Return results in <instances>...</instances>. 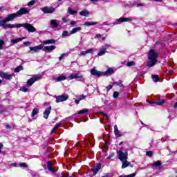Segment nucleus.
<instances>
[{
  "label": "nucleus",
  "mask_w": 177,
  "mask_h": 177,
  "mask_svg": "<svg viewBox=\"0 0 177 177\" xmlns=\"http://www.w3.org/2000/svg\"><path fill=\"white\" fill-rule=\"evenodd\" d=\"M7 23L6 19H2L0 20V27H2L3 30H6V28H20V27H23L24 28H26L27 30L29 31V32H35L36 29L34 26H32L30 24H17L16 25L15 24H5Z\"/></svg>",
  "instance_id": "1"
},
{
  "label": "nucleus",
  "mask_w": 177,
  "mask_h": 177,
  "mask_svg": "<svg viewBox=\"0 0 177 177\" xmlns=\"http://www.w3.org/2000/svg\"><path fill=\"white\" fill-rule=\"evenodd\" d=\"M158 57V53H157L154 50H150L148 54V67H153V66H156V64H157Z\"/></svg>",
  "instance_id": "2"
},
{
  "label": "nucleus",
  "mask_w": 177,
  "mask_h": 177,
  "mask_svg": "<svg viewBox=\"0 0 177 177\" xmlns=\"http://www.w3.org/2000/svg\"><path fill=\"white\" fill-rule=\"evenodd\" d=\"M118 158L120 161H127L128 160V151H117Z\"/></svg>",
  "instance_id": "3"
},
{
  "label": "nucleus",
  "mask_w": 177,
  "mask_h": 177,
  "mask_svg": "<svg viewBox=\"0 0 177 177\" xmlns=\"http://www.w3.org/2000/svg\"><path fill=\"white\" fill-rule=\"evenodd\" d=\"M56 103H61V102H66V100H68V94H62L61 95H58L55 97Z\"/></svg>",
  "instance_id": "4"
},
{
  "label": "nucleus",
  "mask_w": 177,
  "mask_h": 177,
  "mask_svg": "<svg viewBox=\"0 0 177 177\" xmlns=\"http://www.w3.org/2000/svg\"><path fill=\"white\" fill-rule=\"evenodd\" d=\"M67 78L68 80H78V81H80V80L84 78V76L81 73H77L71 74Z\"/></svg>",
  "instance_id": "5"
},
{
  "label": "nucleus",
  "mask_w": 177,
  "mask_h": 177,
  "mask_svg": "<svg viewBox=\"0 0 177 177\" xmlns=\"http://www.w3.org/2000/svg\"><path fill=\"white\" fill-rule=\"evenodd\" d=\"M40 10L45 15L53 13L55 12V8H53V7H48V6H46V7H44V8H41Z\"/></svg>",
  "instance_id": "6"
},
{
  "label": "nucleus",
  "mask_w": 177,
  "mask_h": 177,
  "mask_svg": "<svg viewBox=\"0 0 177 177\" xmlns=\"http://www.w3.org/2000/svg\"><path fill=\"white\" fill-rule=\"evenodd\" d=\"M28 13H30V9L27 8H21L17 12V15H18V17L23 16V15H27Z\"/></svg>",
  "instance_id": "7"
},
{
  "label": "nucleus",
  "mask_w": 177,
  "mask_h": 177,
  "mask_svg": "<svg viewBox=\"0 0 177 177\" xmlns=\"http://www.w3.org/2000/svg\"><path fill=\"white\" fill-rule=\"evenodd\" d=\"M132 19L131 18H125V17H120L118 19H117L115 22H113V24L118 25L120 24L121 23H125L126 21H132Z\"/></svg>",
  "instance_id": "8"
},
{
  "label": "nucleus",
  "mask_w": 177,
  "mask_h": 177,
  "mask_svg": "<svg viewBox=\"0 0 177 177\" xmlns=\"http://www.w3.org/2000/svg\"><path fill=\"white\" fill-rule=\"evenodd\" d=\"M17 17H19V15H17V12H15V13L8 15L5 18V19L7 21V23H9V21H13V20H15V19H17Z\"/></svg>",
  "instance_id": "9"
},
{
  "label": "nucleus",
  "mask_w": 177,
  "mask_h": 177,
  "mask_svg": "<svg viewBox=\"0 0 177 177\" xmlns=\"http://www.w3.org/2000/svg\"><path fill=\"white\" fill-rule=\"evenodd\" d=\"M109 48H110V45H109V44L102 46V48L100 50V51L97 54L98 56H103V55H106V51L107 50V49H109Z\"/></svg>",
  "instance_id": "10"
},
{
  "label": "nucleus",
  "mask_w": 177,
  "mask_h": 177,
  "mask_svg": "<svg viewBox=\"0 0 177 177\" xmlns=\"http://www.w3.org/2000/svg\"><path fill=\"white\" fill-rule=\"evenodd\" d=\"M41 49H44V45L39 44L35 47H30V52H35V53H38Z\"/></svg>",
  "instance_id": "11"
},
{
  "label": "nucleus",
  "mask_w": 177,
  "mask_h": 177,
  "mask_svg": "<svg viewBox=\"0 0 177 177\" xmlns=\"http://www.w3.org/2000/svg\"><path fill=\"white\" fill-rule=\"evenodd\" d=\"M23 39H26V37H18L10 41V46H13V45L16 44H19V42H21Z\"/></svg>",
  "instance_id": "12"
},
{
  "label": "nucleus",
  "mask_w": 177,
  "mask_h": 177,
  "mask_svg": "<svg viewBox=\"0 0 177 177\" xmlns=\"http://www.w3.org/2000/svg\"><path fill=\"white\" fill-rule=\"evenodd\" d=\"M91 74L92 75H94L95 77H102V75H104V73L97 71L95 68H93L91 70Z\"/></svg>",
  "instance_id": "13"
},
{
  "label": "nucleus",
  "mask_w": 177,
  "mask_h": 177,
  "mask_svg": "<svg viewBox=\"0 0 177 177\" xmlns=\"http://www.w3.org/2000/svg\"><path fill=\"white\" fill-rule=\"evenodd\" d=\"M0 77L1 78H4V80H12V77H13V75H9L5 72H2L0 71Z\"/></svg>",
  "instance_id": "14"
},
{
  "label": "nucleus",
  "mask_w": 177,
  "mask_h": 177,
  "mask_svg": "<svg viewBox=\"0 0 177 177\" xmlns=\"http://www.w3.org/2000/svg\"><path fill=\"white\" fill-rule=\"evenodd\" d=\"M102 168V165L100 164H98L95 165L94 167L91 169V172H93V175H96L97 172H99V170Z\"/></svg>",
  "instance_id": "15"
},
{
  "label": "nucleus",
  "mask_w": 177,
  "mask_h": 177,
  "mask_svg": "<svg viewBox=\"0 0 177 177\" xmlns=\"http://www.w3.org/2000/svg\"><path fill=\"white\" fill-rule=\"evenodd\" d=\"M52 110V106H48L47 109H45L44 112V118L48 120L49 117V114H50V111Z\"/></svg>",
  "instance_id": "16"
},
{
  "label": "nucleus",
  "mask_w": 177,
  "mask_h": 177,
  "mask_svg": "<svg viewBox=\"0 0 177 177\" xmlns=\"http://www.w3.org/2000/svg\"><path fill=\"white\" fill-rule=\"evenodd\" d=\"M165 103L164 100H156L154 102H149V104H157V106H162Z\"/></svg>",
  "instance_id": "17"
},
{
  "label": "nucleus",
  "mask_w": 177,
  "mask_h": 177,
  "mask_svg": "<svg viewBox=\"0 0 177 177\" xmlns=\"http://www.w3.org/2000/svg\"><path fill=\"white\" fill-rule=\"evenodd\" d=\"M56 49V46H45L43 48L44 52H48V53H50L52 50H55Z\"/></svg>",
  "instance_id": "18"
},
{
  "label": "nucleus",
  "mask_w": 177,
  "mask_h": 177,
  "mask_svg": "<svg viewBox=\"0 0 177 177\" xmlns=\"http://www.w3.org/2000/svg\"><path fill=\"white\" fill-rule=\"evenodd\" d=\"M151 167L154 168V169H161V162L156 161L151 165Z\"/></svg>",
  "instance_id": "19"
},
{
  "label": "nucleus",
  "mask_w": 177,
  "mask_h": 177,
  "mask_svg": "<svg viewBox=\"0 0 177 177\" xmlns=\"http://www.w3.org/2000/svg\"><path fill=\"white\" fill-rule=\"evenodd\" d=\"M47 167L48 170H50V171L52 172V174H55V172H56V170L53 169V165H52V162L50 161L47 162Z\"/></svg>",
  "instance_id": "20"
},
{
  "label": "nucleus",
  "mask_w": 177,
  "mask_h": 177,
  "mask_svg": "<svg viewBox=\"0 0 177 177\" xmlns=\"http://www.w3.org/2000/svg\"><path fill=\"white\" fill-rule=\"evenodd\" d=\"M54 80L57 81V82H60L62 81H66L67 77H66V75H59V77H55Z\"/></svg>",
  "instance_id": "21"
},
{
  "label": "nucleus",
  "mask_w": 177,
  "mask_h": 177,
  "mask_svg": "<svg viewBox=\"0 0 177 177\" xmlns=\"http://www.w3.org/2000/svg\"><path fill=\"white\" fill-rule=\"evenodd\" d=\"M50 23L52 28H57V27H59V23H57V21L55 19L50 20Z\"/></svg>",
  "instance_id": "22"
},
{
  "label": "nucleus",
  "mask_w": 177,
  "mask_h": 177,
  "mask_svg": "<svg viewBox=\"0 0 177 177\" xmlns=\"http://www.w3.org/2000/svg\"><path fill=\"white\" fill-rule=\"evenodd\" d=\"M44 45H49L50 44H56V40L52 39H48V40H44L43 41Z\"/></svg>",
  "instance_id": "23"
},
{
  "label": "nucleus",
  "mask_w": 177,
  "mask_h": 177,
  "mask_svg": "<svg viewBox=\"0 0 177 177\" xmlns=\"http://www.w3.org/2000/svg\"><path fill=\"white\" fill-rule=\"evenodd\" d=\"M114 133L118 138H120V136H121V133L120 132V130H118V127H117V125L114 126Z\"/></svg>",
  "instance_id": "24"
},
{
  "label": "nucleus",
  "mask_w": 177,
  "mask_h": 177,
  "mask_svg": "<svg viewBox=\"0 0 177 177\" xmlns=\"http://www.w3.org/2000/svg\"><path fill=\"white\" fill-rule=\"evenodd\" d=\"M82 28L81 27L74 28L71 31V34L73 35V34H76V32H78V31H81Z\"/></svg>",
  "instance_id": "25"
},
{
  "label": "nucleus",
  "mask_w": 177,
  "mask_h": 177,
  "mask_svg": "<svg viewBox=\"0 0 177 177\" xmlns=\"http://www.w3.org/2000/svg\"><path fill=\"white\" fill-rule=\"evenodd\" d=\"M32 80L35 82L39 81V80H42V75H35L32 77Z\"/></svg>",
  "instance_id": "26"
},
{
  "label": "nucleus",
  "mask_w": 177,
  "mask_h": 177,
  "mask_svg": "<svg viewBox=\"0 0 177 177\" xmlns=\"http://www.w3.org/2000/svg\"><path fill=\"white\" fill-rule=\"evenodd\" d=\"M80 15L81 16H85L86 17H88V16H89L90 13L88 10H82L80 12Z\"/></svg>",
  "instance_id": "27"
},
{
  "label": "nucleus",
  "mask_w": 177,
  "mask_h": 177,
  "mask_svg": "<svg viewBox=\"0 0 177 177\" xmlns=\"http://www.w3.org/2000/svg\"><path fill=\"white\" fill-rule=\"evenodd\" d=\"M113 73H114V71L113 70V68H109L104 73H104L103 75H107L113 74Z\"/></svg>",
  "instance_id": "28"
},
{
  "label": "nucleus",
  "mask_w": 177,
  "mask_h": 177,
  "mask_svg": "<svg viewBox=\"0 0 177 177\" xmlns=\"http://www.w3.org/2000/svg\"><path fill=\"white\" fill-rule=\"evenodd\" d=\"M71 35V32H68V31L65 30L62 32V37L66 38V37H70Z\"/></svg>",
  "instance_id": "29"
},
{
  "label": "nucleus",
  "mask_w": 177,
  "mask_h": 177,
  "mask_svg": "<svg viewBox=\"0 0 177 177\" xmlns=\"http://www.w3.org/2000/svg\"><path fill=\"white\" fill-rule=\"evenodd\" d=\"M122 168H127V167L129 166V162H128L127 160H126V161H122Z\"/></svg>",
  "instance_id": "30"
},
{
  "label": "nucleus",
  "mask_w": 177,
  "mask_h": 177,
  "mask_svg": "<svg viewBox=\"0 0 177 177\" xmlns=\"http://www.w3.org/2000/svg\"><path fill=\"white\" fill-rule=\"evenodd\" d=\"M39 113V110H38V108H35L32 111V117H35L37 114Z\"/></svg>",
  "instance_id": "31"
},
{
  "label": "nucleus",
  "mask_w": 177,
  "mask_h": 177,
  "mask_svg": "<svg viewBox=\"0 0 177 177\" xmlns=\"http://www.w3.org/2000/svg\"><path fill=\"white\" fill-rule=\"evenodd\" d=\"M34 82H35L34 81V79H32V77H31L30 79H29L28 81H27V85L28 86H32V84H34Z\"/></svg>",
  "instance_id": "32"
},
{
  "label": "nucleus",
  "mask_w": 177,
  "mask_h": 177,
  "mask_svg": "<svg viewBox=\"0 0 177 177\" xmlns=\"http://www.w3.org/2000/svg\"><path fill=\"white\" fill-rule=\"evenodd\" d=\"M97 23L96 22H89V21H86L84 23V26H96Z\"/></svg>",
  "instance_id": "33"
},
{
  "label": "nucleus",
  "mask_w": 177,
  "mask_h": 177,
  "mask_svg": "<svg viewBox=\"0 0 177 177\" xmlns=\"http://www.w3.org/2000/svg\"><path fill=\"white\" fill-rule=\"evenodd\" d=\"M68 13H69V15H75V13H77L76 10H73L72 8H68Z\"/></svg>",
  "instance_id": "34"
},
{
  "label": "nucleus",
  "mask_w": 177,
  "mask_h": 177,
  "mask_svg": "<svg viewBox=\"0 0 177 177\" xmlns=\"http://www.w3.org/2000/svg\"><path fill=\"white\" fill-rule=\"evenodd\" d=\"M88 111H89L88 109H82V110L79 111L77 112V114H79V115L85 114V113H88Z\"/></svg>",
  "instance_id": "35"
},
{
  "label": "nucleus",
  "mask_w": 177,
  "mask_h": 177,
  "mask_svg": "<svg viewBox=\"0 0 177 177\" xmlns=\"http://www.w3.org/2000/svg\"><path fill=\"white\" fill-rule=\"evenodd\" d=\"M23 70V66H19L15 69V73H20Z\"/></svg>",
  "instance_id": "36"
},
{
  "label": "nucleus",
  "mask_w": 177,
  "mask_h": 177,
  "mask_svg": "<svg viewBox=\"0 0 177 177\" xmlns=\"http://www.w3.org/2000/svg\"><path fill=\"white\" fill-rule=\"evenodd\" d=\"M135 176H136V173H132V174H129V175H122V176H119V177H135Z\"/></svg>",
  "instance_id": "37"
},
{
  "label": "nucleus",
  "mask_w": 177,
  "mask_h": 177,
  "mask_svg": "<svg viewBox=\"0 0 177 177\" xmlns=\"http://www.w3.org/2000/svg\"><path fill=\"white\" fill-rule=\"evenodd\" d=\"M152 79L153 80V81L155 82H158V81H160V80L158 79V75H153Z\"/></svg>",
  "instance_id": "38"
},
{
  "label": "nucleus",
  "mask_w": 177,
  "mask_h": 177,
  "mask_svg": "<svg viewBox=\"0 0 177 177\" xmlns=\"http://www.w3.org/2000/svg\"><path fill=\"white\" fill-rule=\"evenodd\" d=\"M3 45H5V41L0 39V50H2V49H3Z\"/></svg>",
  "instance_id": "39"
},
{
  "label": "nucleus",
  "mask_w": 177,
  "mask_h": 177,
  "mask_svg": "<svg viewBox=\"0 0 177 177\" xmlns=\"http://www.w3.org/2000/svg\"><path fill=\"white\" fill-rule=\"evenodd\" d=\"M19 167H21V168H27L28 165L26 162H22L19 164Z\"/></svg>",
  "instance_id": "40"
},
{
  "label": "nucleus",
  "mask_w": 177,
  "mask_h": 177,
  "mask_svg": "<svg viewBox=\"0 0 177 177\" xmlns=\"http://www.w3.org/2000/svg\"><path fill=\"white\" fill-rule=\"evenodd\" d=\"M77 99H78L79 100H84V99H85V97H86V96L84 95H79L77 97H76Z\"/></svg>",
  "instance_id": "41"
},
{
  "label": "nucleus",
  "mask_w": 177,
  "mask_h": 177,
  "mask_svg": "<svg viewBox=\"0 0 177 177\" xmlns=\"http://www.w3.org/2000/svg\"><path fill=\"white\" fill-rule=\"evenodd\" d=\"M113 85H117L118 86H120V88H122L124 86V84H122V83H118V82H114Z\"/></svg>",
  "instance_id": "42"
},
{
  "label": "nucleus",
  "mask_w": 177,
  "mask_h": 177,
  "mask_svg": "<svg viewBox=\"0 0 177 177\" xmlns=\"http://www.w3.org/2000/svg\"><path fill=\"white\" fill-rule=\"evenodd\" d=\"M118 96H120V93L117 91H115L113 93V97H114V99H117V97H118Z\"/></svg>",
  "instance_id": "43"
},
{
  "label": "nucleus",
  "mask_w": 177,
  "mask_h": 177,
  "mask_svg": "<svg viewBox=\"0 0 177 177\" xmlns=\"http://www.w3.org/2000/svg\"><path fill=\"white\" fill-rule=\"evenodd\" d=\"M20 91L22 92H28V88H27L26 86H22L20 88Z\"/></svg>",
  "instance_id": "44"
},
{
  "label": "nucleus",
  "mask_w": 177,
  "mask_h": 177,
  "mask_svg": "<svg viewBox=\"0 0 177 177\" xmlns=\"http://www.w3.org/2000/svg\"><path fill=\"white\" fill-rule=\"evenodd\" d=\"M98 114H102V115H104V117H105V118L109 119V115L107 114H106L103 111H100L98 112Z\"/></svg>",
  "instance_id": "45"
},
{
  "label": "nucleus",
  "mask_w": 177,
  "mask_h": 177,
  "mask_svg": "<svg viewBox=\"0 0 177 177\" xmlns=\"http://www.w3.org/2000/svg\"><path fill=\"white\" fill-rule=\"evenodd\" d=\"M33 5H35V1H34V0L30 1L28 3V6H29V7L33 6Z\"/></svg>",
  "instance_id": "46"
},
{
  "label": "nucleus",
  "mask_w": 177,
  "mask_h": 177,
  "mask_svg": "<svg viewBox=\"0 0 177 177\" xmlns=\"http://www.w3.org/2000/svg\"><path fill=\"white\" fill-rule=\"evenodd\" d=\"M134 65H135V62H127V66L128 67H131V66H134Z\"/></svg>",
  "instance_id": "47"
},
{
  "label": "nucleus",
  "mask_w": 177,
  "mask_h": 177,
  "mask_svg": "<svg viewBox=\"0 0 177 177\" xmlns=\"http://www.w3.org/2000/svg\"><path fill=\"white\" fill-rule=\"evenodd\" d=\"M86 53H93V52H95V49L93 48H90L86 50Z\"/></svg>",
  "instance_id": "48"
},
{
  "label": "nucleus",
  "mask_w": 177,
  "mask_h": 177,
  "mask_svg": "<svg viewBox=\"0 0 177 177\" xmlns=\"http://www.w3.org/2000/svg\"><path fill=\"white\" fill-rule=\"evenodd\" d=\"M146 156L148 157H151V156H153V152H151V151H148L146 152Z\"/></svg>",
  "instance_id": "49"
},
{
  "label": "nucleus",
  "mask_w": 177,
  "mask_h": 177,
  "mask_svg": "<svg viewBox=\"0 0 177 177\" xmlns=\"http://www.w3.org/2000/svg\"><path fill=\"white\" fill-rule=\"evenodd\" d=\"M114 156H115V153H111V154L107 157L108 160H110V158H113V157H114Z\"/></svg>",
  "instance_id": "50"
},
{
  "label": "nucleus",
  "mask_w": 177,
  "mask_h": 177,
  "mask_svg": "<svg viewBox=\"0 0 177 177\" xmlns=\"http://www.w3.org/2000/svg\"><path fill=\"white\" fill-rule=\"evenodd\" d=\"M66 56V54L63 53L61 55V56L59 57V60L62 61L63 60V57Z\"/></svg>",
  "instance_id": "51"
},
{
  "label": "nucleus",
  "mask_w": 177,
  "mask_h": 177,
  "mask_svg": "<svg viewBox=\"0 0 177 177\" xmlns=\"http://www.w3.org/2000/svg\"><path fill=\"white\" fill-rule=\"evenodd\" d=\"M110 89H113V86L109 85L108 86H106L107 92H109V91H110Z\"/></svg>",
  "instance_id": "52"
},
{
  "label": "nucleus",
  "mask_w": 177,
  "mask_h": 177,
  "mask_svg": "<svg viewBox=\"0 0 177 177\" xmlns=\"http://www.w3.org/2000/svg\"><path fill=\"white\" fill-rule=\"evenodd\" d=\"M3 148V144L0 142V154L2 153V149Z\"/></svg>",
  "instance_id": "53"
},
{
  "label": "nucleus",
  "mask_w": 177,
  "mask_h": 177,
  "mask_svg": "<svg viewBox=\"0 0 177 177\" xmlns=\"http://www.w3.org/2000/svg\"><path fill=\"white\" fill-rule=\"evenodd\" d=\"M24 45H26V46H30V45H31V42H30V41H25L24 43Z\"/></svg>",
  "instance_id": "54"
},
{
  "label": "nucleus",
  "mask_w": 177,
  "mask_h": 177,
  "mask_svg": "<svg viewBox=\"0 0 177 177\" xmlns=\"http://www.w3.org/2000/svg\"><path fill=\"white\" fill-rule=\"evenodd\" d=\"M86 55H87L86 50V51H82L80 53V56H85Z\"/></svg>",
  "instance_id": "55"
},
{
  "label": "nucleus",
  "mask_w": 177,
  "mask_h": 177,
  "mask_svg": "<svg viewBox=\"0 0 177 177\" xmlns=\"http://www.w3.org/2000/svg\"><path fill=\"white\" fill-rule=\"evenodd\" d=\"M60 125H62V123H59V124H57L55 127H54V129H57V128H59L60 127Z\"/></svg>",
  "instance_id": "56"
},
{
  "label": "nucleus",
  "mask_w": 177,
  "mask_h": 177,
  "mask_svg": "<svg viewBox=\"0 0 177 177\" xmlns=\"http://www.w3.org/2000/svg\"><path fill=\"white\" fill-rule=\"evenodd\" d=\"M10 167H17V164H16V163H11L10 165Z\"/></svg>",
  "instance_id": "57"
},
{
  "label": "nucleus",
  "mask_w": 177,
  "mask_h": 177,
  "mask_svg": "<svg viewBox=\"0 0 177 177\" xmlns=\"http://www.w3.org/2000/svg\"><path fill=\"white\" fill-rule=\"evenodd\" d=\"M75 24H77V22L74 21H71V26H75Z\"/></svg>",
  "instance_id": "58"
},
{
  "label": "nucleus",
  "mask_w": 177,
  "mask_h": 177,
  "mask_svg": "<svg viewBox=\"0 0 177 177\" xmlns=\"http://www.w3.org/2000/svg\"><path fill=\"white\" fill-rule=\"evenodd\" d=\"M80 100H78L77 98V100H75V103H76V104H80Z\"/></svg>",
  "instance_id": "59"
},
{
  "label": "nucleus",
  "mask_w": 177,
  "mask_h": 177,
  "mask_svg": "<svg viewBox=\"0 0 177 177\" xmlns=\"http://www.w3.org/2000/svg\"><path fill=\"white\" fill-rule=\"evenodd\" d=\"M5 10V8L3 6L0 7V12H3Z\"/></svg>",
  "instance_id": "60"
},
{
  "label": "nucleus",
  "mask_w": 177,
  "mask_h": 177,
  "mask_svg": "<svg viewBox=\"0 0 177 177\" xmlns=\"http://www.w3.org/2000/svg\"><path fill=\"white\" fill-rule=\"evenodd\" d=\"M6 129H10L11 127L9 124L6 125Z\"/></svg>",
  "instance_id": "61"
},
{
  "label": "nucleus",
  "mask_w": 177,
  "mask_h": 177,
  "mask_svg": "<svg viewBox=\"0 0 177 177\" xmlns=\"http://www.w3.org/2000/svg\"><path fill=\"white\" fill-rule=\"evenodd\" d=\"M95 37H96V38H100V37H102V35H100V34H97V35H95Z\"/></svg>",
  "instance_id": "62"
},
{
  "label": "nucleus",
  "mask_w": 177,
  "mask_h": 177,
  "mask_svg": "<svg viewBox=\"0 0 177 177\" xmlns=\"http://www.w3.org/2000/svg\"><path fill=\"white\" fill-rule=\"evenodd\" d=\"M62 20L64 23H67V19L66 18H62Z\"/></svg>",
  "instance_id": "63"
},
{
  "label": "nucleus",
  "mask_w": 177,
  "mask_h": 177,
  "mask_svg": "<svg viewBox=\"0 0 177 177\" xmlns=\"http://www.w3.org/2000/svg\"><path fill=\"white\" fill-rule=\"evenodd\" d=\"M174 109H177V102L174 105Z\"/></svg>",
  "instance_id": "64"
}]
</instances>
